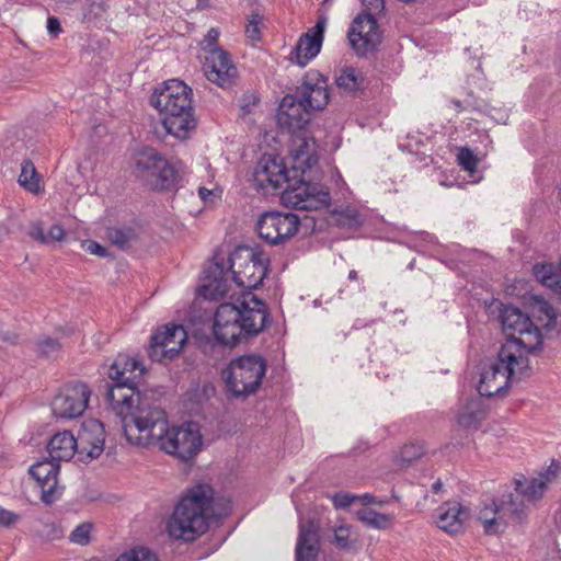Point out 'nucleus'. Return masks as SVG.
I'll return each instance as SVG.
<instances>
[{"label":"nucleus","instance_id":"f257e3e1","mask_svg":"<svg viewBox=\"0 0 561 561\" xmlns=\"http://www.w3.org/2000/svg\"><path fill=\"white\" fill-rule=\"evenodd\" d=\"M144 373L145 367L125 354H118L108 368L113 385L106 391V400L121 419L127 442L158 446L182 460L193 458L202 446L199 425L187 422L169 428L164 410L149 404L138 390Z\"/></svg>","mask_w":561,"mask_h":561},{"label":"nucleus","instance_id":"f03ea898","mask_svg":"<svg viewBox=\"0 0 561 561\" xmlns=\"http://www.w3.org/2000/svg\"><path fill=\"white\" fill-rule=\"evenodd\" d=\"M267 307L252 291H243L236 302L221 304L214 317L216 340L233 347L243 340L257 335L266 325Z\"/></svg>","mask_w":561,"mask_h":561},{"label":"nucleus","instance_id":"7ed1b4c3","mask_svg":"<svg viewBox=\"0 0 561 561\" xmlns=\"http://www.w3.org/2000/svg\"><path fill=\"white\" fill-rule=\"evenodd\" d=\"M255 180L260 186H271L274 190L288 182L287 187L282 193V199L286 206L295 209L318 210L327 208L331 202L329 190L319 183L300 180L291 184L287 170L276 158L263 157L260 160L255 171Z\"/></svg>","mask_w":561,"mask_h":561},{"label":"nucleus","instance_id":"20e7f679","mask_svg":"<svg viewBox=\"0 0 561 561\" xmlns=\"http://www.w3.org/2000/svg\"><path fill=\"white\" fill-rule=\"evenodd\" d=\"M150 104L157 108L161 123L169 135L176 139L188 138L197 126L193 107L192 89L179 79H171L156 88Z\"/></svg>","mask_w":561,"mask_h":561},{"label":"nucleus","instance_id":"39448f33","mask_svg":"<svg viewBox=\"0 0 561 561\" xmlns=\"http://www.w3.org/2000/svg\"><path fill=\"white\" fill-rule=\"evenodd\" d=\"M213 497L214 491L207 484L192 488L175 506L168 522L170 537L188 542L205 534L211 516Z\"/></svg>","mask_w":561,"mask_h":561},{"label":"nucleus","instance_id":"423d86ee","mask_svg":"<svg viewBox=\"0 0 561 561\" xmlns=\"http://www.w3.org/2000/svg\"><path fill=\"white\" fill-rule=\"evenodd\" d=\"M529 359L524 354H517L514 342L502 345L495 359L484 363L477 390L482 397L504 394L510 386L529 376Z\"/></svg>","mask_w":561,"mask_h":561},{"label":"nucleus","instance_id":"0eeeda50","mask_svg":"<svg viewBox=\"0 0 561 561\" xmlns=\"http://www.w3.org/2000/svg\"><path fill=\"white\" fill-rule=\"evenodd\" d=\"M266 362L259 355H243L232 359L222 371L227 392L236 399L255 393L266 374Z\"/></svg>","mask_w":561,"mask_h":561},{"label":"nucleus","instance_id":"6e6552de","mask_svg":"<svg viewBox=\"0 0 561 561\" xmlns=\"http://www.w3.org/2000/svg\"><path fill=\"white\" fill-rule=\"evenodd\" d=\"M228 261L234 283L245 291L259 288L268 272L270 257L259 247H237Z\"/></svg>","mask_w":561,"mask_h":561},{"label":"nucleus","instance_id":"1a4fd4ad","mask_svg":"<svg viewBox=\"0 0 561 561\" xmlns=\"http://www.w3.org/2000/svg\"><path fill=\"white\" fill-rule=\"evenodd\" d=\"M135 174L152 190H170L180 179V169L156 149H140L135 158Z\"/></svg>","mask_w":561,"mask_h":561},{"label":"nucleus","instance_id":"9d476101","mask_svg":"<svg viewBox=\"0 0 561 561\" xmlns=\"http://www.w3.org/2000/svg\"><path fill=\"white\" fill-rule=\"evenodd\" d=\"M503 330L508 335L506 343L516 344L517 354L527 356L541 350L542 335L530 318L514 306H505L501 311Z\"/></svg>","mask_w":561,"mask_h":561},{"label":"nucleus","instance_id":"9b49d317","mask_svg":"<svg viewBox=\"0 0 561 561\" xmlns=\"http://www.w3.org/2000/svg\"><path fill=\"white\" fill-rule=\"evenodd\" d=\"M299 217L293 213L265 211L256 222L259 237L270 245L285 243L299 228Z\"/></svg>","mask_w":561,"mask_h":561},{"label":"nucleus","instance_id":"f8f14e48","mask_svg":"<svg viewBox=\"0 0 561 561\" xmlns=\"http://www.w3.org/2000/svg\"><path fill=\"white\" fill-rule=\"evenodd\" d=\"M90 396L91 391L83 382L66 385L51 402L54 415L68 420L81 416L88 408Z\"/></svg>","mask_w":561,"mask_h":561},{"label":"nucleus","instance_id":"ddd939ff","mask_svg":"<svg viewBox=\"0 0 561 561\" xmlns=\"http://www.w3.org/2000/svg\"><path fill=\"white\" fill-rule=\"evenodd\" d=\"M187 333L181 324L165 325L151 336L148 355L153 362L174 358L183 348Z\"/></svg>","mask_w":561,"mask_h":561},{"label":"nucleus","instance_id":"4468645a","mask_svg":"<svg viewBox=\"0 0 561 561\" xmlns=\"http://www.w3.org/2000/svg\"><path fill=\"white\" fill-rule=\"evenodd\" d=\"M348 42L357 55L365 56L380 43V32L376 16L362 13L353 21L348 31Z\"/></svg>","mask_w":561,"mask_h":561},{"label":"nucleus","instance_id":"2eb2a0df","mask_svg":"<svg viewBox=\"0 0 561 561\" xmlns=\"http://www.w3.org/2000/svg\"><path fill=\"white\" fill-rule=\"evenodd\" d=\"M204 71L207 80L220 88H230L234 83L238 73L229 54L221 48L208 50Z\"/></svg>","mask_w":561,"mask_h":561},{"label":"nucleus","instance_id":"dca6fc26","mask_svg":"<svg viewBox=\"0 0 561 561\" xmlns=\"http://www.w3.org/2000/svg\"><path fill=\"white\" fill-rule=\"evenodd\" d=\"M296 94L311 111H322L330 100L328 79L319 71L310 70L304 76Z\"/></svg>","mask_w":561,"mask_h":561},{"label":"nucleus","instance_id":"f3484780","mask_svg":"<svg viewBox=\"0 0 561 561\" xmlns=\"http://www.w3.org/2000/svg\"><path fill=\"white\" fill-rule=\"evenodd\" d=\"M327 18L320 16L313 27L304 33L295 47L293 48L289 59L300 67H305L313 59L321 49Z\"/></svg>","mask_w":561,"mask_h":561},{"label":"nucleus","instance_id":"a211bd4d","mask_svg":"<svg viewBox=\"0 0 561 561\" xmlns=\"http://www.w3.org/2000/svg\"><path fill=\"white\" fill-rule=\"evenodd\" d=\"M59 468V463L51 458L37 461L30 468V474L41 488V500L47 505H50L60 496L58 486Z\"/></svg>","mask_w":561,"mask_h":561},{"label":"nucleus","instance_id":"6ab92c4d","mask_svg":"<svg viewBox=\"0 0 561 561\" xmlns=\"http://www.w3.org/2000/svg\"><path fill=\"white\" fill-rule=\"evenodd\" d=\"M310 119V107H307L296 93L284 96L277 113V121L282 127H286L293 133L300 131L309 124Z\"/></svg>","mask_w":561,"mask_h":561},{"label":"nucleus","instance_id":"aec40b11","mask_svg":"<svg viewBox=\"0 0 561 561\" xmlns=\"http://www.w3.org/2000/svg\"><path fill=\"white\" fill-rule=\"evenodd\" d=\"M79 455L89 459L99 458L104 450L105 430L103 423L95 419L85 420L78 436Z\"/></svg>","mask_w":561,"mask_h":561},{"label":"nucleus","instance_id":"412c9836","mask_svg":"<svg viewBox=\"0 0 561 561\" xmlns=\"http://www.w3.org/2000/svg\"><path fill=\"white\" fill-rule=\"evenodd\" d=\"M319 552V527L312 520L300 523L296 561H316Z\"/></svg>","mask_w":561,"mask_h":561},{"label":"nucleus","instance_id":"4be33fe9","mask_svg":"<svg viewBox=\"0 0 561 561\" xmlns=\"http://www.w3.org/2000/svg\"><path fill=\"white\" fill-rule=\"evenodd\" d=\"M468 518L469 510L458 502H447L437 508V526L451 535L460 533Z\"/></svg>","mask_w":561,"mask_h":561},{"label":"nucleus","instance_id":"5701e85b","mask_svg":"<svg viewBox=\"0 0 561 561\" xmlns=\"http://www.w3.org/2000/svg\"><path fill=\"white\" fill-rule=\"evenodd\" d=\"M76 437L68 431L55 434L47 446L49 458L57 461H69L75 453L79 454Z\"/></svg>","mask_w":561,"mask_h":561},{"label":"nucleus","instance_id":"b1692460","mask_svg":"<svg viewBox=\"0 0 561 561\" xmlns=\"http://www.w3.org/2000/svg\"><path fill=\"white\" fill-rule=\"evenodd\" d=\"M558 470L559 466H554V469L550 467L547 474L541 476L540 478L525 481L516 480L515 491L518 492L523 501H525L528 505L535 503L543 495L547 489V482L549 481L548 476H556Z\"/></svg>","mask_w":561,"mask_h":561},{"label":"nucleus","instance_id":"393cba45","mask_svg":"<svg viewBox=\"0 0 561 561\" xmlns=\"http://www.w3.org/2000/svg\"><path fill=\"white\" fill-rule=\"evenodd\" d=\"M293 156L300 168H311L317 163V144L312 137H299L294 140Z\"/></svg>","mask_w":561,"mask_h":561},{"label":"nucleus","instance_id":"a878e982","mask_svg":"<svg viewBox=\"0 0 561 561\" xmlns=\"http://www.w3.org/2000/svg\"><path fill=\"white\" fill-rule=\"evenodd\" d=\"M485 417L480 399L470 400L458 414V424L467 430H478Z\"/></svg>","mask_w":561,"mask_h":561},{"label":"nucleus","instance_id":"bb28decb","mask_svg":"<svg viewBox=\"0 0 561 561\" xmlns=\"http://www.w3.org/2000/svg\"><path fill=\"white\" fill-rule=\"evenodd\" d=\"M503 518L501 505H497L495 502L485 505L479 513V520L483 524L484 531L489 535H495L504 530L506 523Z\"/></svg>","mask_w":561,"mask_h":561},{"label":"nucleus","instance_id":"cd10ccee","mask_svg":"<svg viewBox=\"0 0 561 561\" xmlns=\"http://www.w3.org/2000/svg\"><path fill=\"white\" fill-rule=\"evenodd\" d=\"M355 515L365 526L375 529H387L392 520L391 515L378 513L369 507L359 508Z\"/></svg>","mask_w":561,"mask_h":561},{"label":"nucleus","instance_id":"c85d7f7f","mask_svg":"<svg viewBox=\"0 0 561 561\" xmlns=\"http://www.w3.org/2000/svg\"><path fill=\"white\" fill-rule=\"evenodd\" d=\"M527 506L528 504L523 501L517 491H514V493H510L507 496H504L501 502V511L504 517L511 516L517 519H522L526 515Z\"/></svg>","mask_w":561,"mask_h":561},{"label":"nucleus","instance_id":"c756f323","mask_svg":"<svg viewBox=\"0 0 561 561\" xmlns=\"http://www.w3.org/2000/svg\"><path fill=\"white\" fill-rule=\"evenodd\" d=\"M28 236L43 244H49L54 241H61L65 237V230L60 225H53L46 233L42 225L35 222L31 226Z\"/></svg>","mask_w":561,"mask_h":561},{"label":"nucleus","instance_id":"7c9ffc66","mask_svg":"<svg viewBox=\"0 0 561 561\" xmlns=\"http://www.w3.org/2000/svg\"><path fill=\"white\" fill-rule=\"evenodd\" d=\"M19 184L31 193L39 192V175L31 160H23L21 163V173Z\"/></svg>","mask_w":561,"mask_h":561},{"label":"nucleus","instance_id":"2f4dec72","mask_svg":"<svg viewBox=\"0 0 561 561\" xmlns=\"http://www.w3.org/2000/svg\"><path fill=\"white\" fill-rule=\"evenodd\" d=\"M536 278L545 286L557 289L561 283L560 274L551 263L536 264L534 266Z\"/></svg>","mask_w":561,"mask_h":561},{"label":"nucleus","instance_id":"473e14b6","mask_svg":"<svg viewBox=\"0 0 561 561\" xmlns=\"http://www.w3.org/2000/svg\"><path fill=\"white\" fill-rule=\"evenodd\" d=\"M363 81V77L352 67L342 69L335 79L337 88L346 92H355L360 89Z\"/></svg>","mask_w":561,"mask_h":561},{"label":"nucleus","instance_id":"72a5a7b5","mask_svg":"<svg viewBox=\"0 0 561 561\" xmlns=\"http://www.w3.org/2000/svg\"><path fill=\"white\" fill-rule=\"evenodd\" d=\"M107 238L117 248L126 250L136 239V232L133 228H110L107 229Z\"/></svg>","mask_w":561,"mask_h":561},{"label":"nucleus","instance_id":"f704fd0d","mask_svg":"<svg viewBox=\"0 0 561 561\" xmlns=\"http://www.w3.org/2000/svg\"><path fill=\"white\" fill-rule=\"evenodd\" d=\"M264 28L263 15L257 11H253L249 16L245 24L244 34L251 42H260L262 38V31Z\"/></svg>","mask_w":561,"mask_h":561},{"label":"nucleus","instance_id":"c9c22d12","mask_svg":"<svg viewBox=\"0 0 561 561\" xmlns=\"http://www.w3.org/2000/svg\"><path fill=\"white\" fill-rule=\"evenodd\" d=\"M115 561H158V559L148 548L139 547L122 553Z\"/></svg>","mask_w":561,"mask_h":561},{"label":"nucleus","instance_id":"e433bc0d","mask_svg":"<svg viewBox=\"0 0 561 561\" xmlns=\"http://www.w3.org/2000/svg\"><path fill=\"white\" fill-rule=\"evenodd\" d=\"M93 525L91 523H82L78 525L70 534L69 540L76 545L87 546L91 540V531Z\"/></svg>","mask_w":561,"mask_h":561},{"label":"nucleus","instance_id":"4c0bfd02","mask_svg":"<svg viewBox=\"0 0 561 561\" xmlns=\"http://www.w3.org/2000/svg\"><path fill=\"white\" fill-rule=\"evenodd\" d=\"M457 159L463 170L473 172L477 169L478 158L469 148H460Z\"/></svg>","mask_w":561,"mask_h":561},{"label":"nucleus","instance_id":"58836bf2","mask_svg":"<svg viewBox=\"0 0 561 561\" xmlns=\"http://www.w3.org/2000/svg\"><path fill=\"white\" fill-rule=\"evenodd\" d=\"M204 296L210 299L222 297L227 291V285L222 279L214 278L203 286Z\"/></svg>","mask_w":561,"mask_h":561},{"label":"nucleus","instance_id":"ea45409f","mask_svg":"<svg viewBox=\"0 0 561 561\" xmlns=\"http://www.w3.org/2000/svg\"><path fill=\"white\" fill-rule=\"evenodd\" d=\"M59 350V342L53 337H45L37 343V353L47 357L56 355Z\"/></svg>","mask_w":561,"mask_h":561},{"label":"nucleus","instance_id":"a19ab883","mask_svg":"<svg viewBox=\"0 0 561 561\" xmlns=\"http://www.w3.org/2000/svg\"><path fill=\"white\" fill-rule=\"evenodd\" d=\"M106 11V5L104 2H89L87 3L84 11H83V18L84 20L91 22L94 19H98L102 16Z\"/></svg>","mask_w":561,"mask_h":561},{"label":"nucleus","instance_id":"79ce46f5","mask_svg":"<svg viewBox=\"0 0 561 561\" xmlns=\"http://www.w3.org/2000/svg\"><path fill=\"white\" fill-rule=\"evenodd\" d=\"M423 454V447L416 444L405 445L401 449V458L405 462H411L412 460L420 458Z\"/></svg>","mask_w":561,"mask_h":561},{"label":"nucleus","instance_id":"37998d69","mask_svg":"<svg viewBox=\"0 0 561 561\" xmlns=\"http://www.w3.org/2000/svg\"><path fill=\"white\" fill-rule=\"evenodd\" d=\"M334 542L340 548H348L350 547V528L345 526H341L334 531Z\"/></svg>","mask_w":561,"mask_h":561},{"label":"nucleus","instance_id":"c03bdc74","mask_svg":"<svg viewBox=\"0 0 561 561\" xmlns=\"http://www.w3.org/2000/svg\"><path fill=\"white\" fill-rule=\"evenodd\" d=\"M82 247L90 254H93V255H96L100 257H105L108 255L107 249L96 241H93V240L85 241L82 244Z\"/></svg>","mask_w":561,"mask_h":561},{"label":"nucleus","instance_id":"a18cd8bd","mask_svg":"<svg viewBox=\"0 0 561 561\" xmlns=\"http://www.w3.org/2000/svg\"><path fill=\"white\" fill-rule=\"evenodd\" d=\"M332 501L336 508H345L356 501V495L339 492L332 496Z\"/></svg>","mask_w":561,"mask_h":561},{"label":"nucleus","instance_id":"49530a36","mask_svg":"<svg viewBox=\"0 0 561 561\" xmlns=\"http://www.w3.org/2000/svg\"><path fill=\"white\" fill-rule=\"evenodd\" d=\"M364 12L363 13H370L373 16H376V14L380 13L385 9V1L383 0H362Z\"/></svg>","mask_w":561,"mask_h":561},{"label":"nucleus","instance_id":"de8ad7c7","mask_svg":"<svg viewBox=\"0 0 561 561\" xmlns=\"http://www.w3.org/2000/svg\"><path fill=\"white\" fill-rule=\"evenodd\" d=\"M19 519H20V515L0 507V525L1 526L10 527V526L14 525L15 523H18Z\"/></svg>","mask_w":561,"mask_h":561},{"label":"nucleus","instance_id":"09e8293b","mask_svg":"<svg viewBox=\"0 0 561 561\" xmlns=\"http://www.w3.org/2000/svg\"><path fill=\"white\" fill-rule=\"evenodd\" d=\"M538 310L546 316L548 322H552L557 319L554 308L543 299L538 301Z\"/></svg>","mask_w":561,"mask_h":561},{"label":"nucleus","instance_id":"8fccbe9b","mask_svg":"<svg viewBox=\"0 0 561 561\" xmlns=\"http://www.w3.org/2000/svg\"><path fill=\"white\" fill-rule=\"evenodd\" d=\"M343 217H345V220H343V222L348 226H357L360 224L359 214L355 209H346Z\"/></svg>","mask_w":561,"mask_h":561},{"label":"nucleus","instance_id":"3c124183","mask_svg":"<svg viewBox=\"0 0 561 561\" xmlns=\"http://www.w3.org/2000/svg\"><path fill=\"white\" fill-rule=\"evenodd\" d=\"M259 99L254 94H244L242 99L241 107L245 114L250 113L251 105H255Z\"/></svg>","mask_w":561,"mask_h":561},{"label":"nucleus","instance_id":"603ef678","mask_svg":"<svg viewBox=\"0 0 561 561\" xmlns=\"http://www.w3.org/2000/svg\"><path fill=\"white\" fill-rule=\"evenodd\" d=\"M219 37V31L217 28H210L206 35L205 42L207 43V47L209 49L216 48L215 45Z\"/></svg>","mask_w":561,"mask_h":561},{"label":"nucleus","instance_id":"864d4df0","mask_svg":"<svg viewBox=\"0 0 561 561\" xmlns=\"http://www.w3.org/2000/svg\"><path fill=\"white\" fill-rule=\"evenodd\" d=\"M47 31L53 35H57L59 32H61L60 22L57 18H55V16L48 18Z\"/></svg>","mask_w":561,"mask_h":561},{"label":"nucleus","instance_id":"5fc2aeb1","mask_svg":"<svg viewBox=\"0 0 561 561\" xmlns=\"http://www.w3.org/2000/svg\"><path fill=\"white\" fill-rule=\"evenodd\" d=\"M375 497L370 493H365L363 495H356V501L360 502L363 507H367L368 505H374Z\"/></svg>","mask_w":561,"mask_h":561},{"label":"nucleus","instance_id":"6e6d98bb","mask_svg":"<svg viewBox=\"0 0 561 561\" xmlns=\"http://www.w3.org/2000/svg\"><path fill=\"white\" fill-rule=\"evenodd\" d=\"M210 195H213V192L207 190L206 187L198 188V196L201 197L202 201L207 202Z\"/></svg>","mask_w":561,"mask_h":561},{"label":"nucleus","instance_id":"4d7b16f0","mask_svg":"<svg viewBox=\"0 0 561 561\" xmlns=\"http://www.w3.org/2000/svg\"><path fill=\"white\" fill-rule=\"evenodd\" d=\"M357 278H358L357 272H356V271H354V270L350 271V273H348V279H350V280H356Z\"/></svg>","mask_w":561,"mask_h":561},{"label":"nucleus","instance_id":"13d9d810","mask_svg":"<svg viewBox=\"0 0 561 561\" xmlns=\"http://www.w3.org/2000/svg\"><path fill=\"white\" fill-rule=\"evenodd\" d=\"M442 485H443V484H442V482H440L439 480H438V481H436V482L433 484V486H432V488H433V491H434L435 493H437V492L442 489Z\"/></svg>","mask_w":561,"mask_h":561},{"label":"nucleus","instance_id":"bf43d9fd","mask_svg":"<svg viewBox=\"0 0 561 561\" xmlns=\"http://www.w3.org/2000/svg\"><path fill=\"white\" fill-rule=\"evenodd\" d=\"M388 501L387 500H381V499H377L375 497V502H374V505H378V506H382L385 504H387Z\"/></svg>","mask_w":561,"mask_h":561},{"label":"nucleus","instance_id":"052dcab7","mask_svg":"<svg viewBox=\"0 0 561 561\" xmlns=\"http://www.w3.org/2000/svg\"><path fill=\"white\" fill-rule=\"evenodd\" d=\"M216 267L219 270V273H220L221 275H224V274H225V266H224L222 264L220 265L219 263H216Z\"/></svg>","mask_w":561,"mask_h":561},{"label":"nucleus","instance_id":"680f3d73","mask_svg":"<svg viewBox=\"0 0 561 561\" xmlns=\"http://www.w3.org/2000/svg\"><path fill=\"white\" fill-rule=\"evenodd\" d=\"M453 103L455 104V106L458 108V110H461V102L460 101H453Z\"/></svg>","mask_w":561,"mask_h":561},{"label":"nucleus","instance_id":"e2e57ef3","mask_svg":"<svg viewBox=\"0 0 561 561\" xmlns=\"http://www.w3.org/2000/svg\"><path fill=\"white\" fill-rule=\"evenodd\" d=\"M559 267H560V273H561V260H560V264H559Z\"/></svg>","mask_w":561,"mask_h":561}]
</instances>
